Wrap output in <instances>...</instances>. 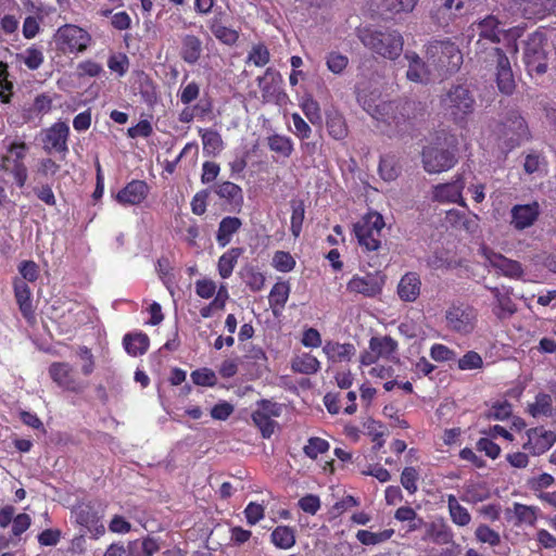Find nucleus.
<instances>
[{"label": "nucleus", "mask_w": 556, "mask_h": 556, "mask_svg": "<svg viewBox=\"0 0 556 556\" xmlns=\"http://www.w3.org/2000/svg\"><path fill=\"white\" fill-rule=\"evenodd\" d=\"M367 112L372 118L392 127L396 134H406L428 115L426 102L416 99L383 101L369 105Z\"/></svg>", "instance_id": "nucleus-1"}, {"label": "nucleus", "mask_w": 556, "mask_h": 556, "mask_svg": "<svg viewBox=\"0 0 556 556\" xmlns=\"http://www.w3.org/2000/svg\"><path fill=\"white\" fill-rule=\"evenodd\" d=\"M357 37L366 48L391 61L403 51L404 39L397 30L364 27L357 29Z\"/></svg>", "instance_id": "nucleus-2"}, {"label": "nucleus", "mask_w": 556, "mask_h": 556, "mask_svg": "<svg viewBox=\"0 0 556 556\" xmlns=\"http://www.w3.org/2000/svg\"><path fill=\"white\" fill-rule=\"evenodd\" d=\"M445 114L456 124L466 123L467 117L473 113L476 100L469 86L466 84L453 85L441 100Z\"/></svg>", "instance_id": "nucleus-3"}, {"label": "nucleus", "mask_w": 556, "mask_h": 556, "mask_svg": "<svg viewBox=\"0 0 556 556\" xmlns=\"http://www.w3.org/2000/svg\"><path fill=\"white\" fill-rule=\"evenodd\" d=\"M547 38L542 31H534L523 42L522 60L530 76H542L548 68Z\"/></svg>", "instance_id": "nucleus-4"}, {"label": "nucleus", "mask_w": 556, "mask_h": 556, "mask_svg": "<svg viewBox=\"0 0 556 556\" xmlns=\"http://www.w3.org/2000/svg\"><path fill=\"white\" fill-rule=\"evenodd\" d=\"M55 48L62 54L84 53L92 42L91 35L83 27L75 24L60 26L54 36Z\"/></svg>", "instance_id": "nucleus-5"}, {"label": "nucleus", "mask_w": 556, "mask_h": 556, "mask_svg": "<svg viewBox=\"0 0 556 556\" xmlns=\"http://www.w3.org/2000/svg\"><path fill=\"white\" fill-rule=\"evenodd\" d=\"M480 59L495 66V79L498 90L507 96L513 94L516 89V81L509 59L503 49L498 47L485 49Z\"/></svg>", "instance_id": "nucleus-6"}, {"label": "nucleus", "mask_w": 556, "mask_h": 556, "mask_svg": "<svg viewBox=\"0 0 556 556\" xmlns=\"http://www.w3.org/2000/svg\"><path fill=\"white\" fill-rule=\"evenodd\" d=\"M8 154H3L0 161V168L13 176L18 188H23L28 178V170L24 160L29 151L25 141L14 140L7 148Z\"/></svg>", "instance_id": "nucleus-7"}, {"label": "nucleus", "mask_w": 556, "mask_h": 556, "mask_svg": "<svg viewBox=\"0 0 556 556\" xmlns=\"http://www.w3.org/2000/svg\"><path fill=\"white\" fill-rule=\"evenodd\" d=\"M426 53L428 60L448 73L457 71L463 62L458 47L451 39L430 41Z\"/></svg>", "instance_id": "nucleus-8"}, {"label": "nucleus", "mask_w": 556, "mask_h": 556, "mask_svg": "<svg viewBox=\"0 0 556 556\" xmlns=\"http://www.w3.org/2000/svg\"><path fill=\"white\" fill-rule=\"evenodd\" d=\"M71 129L66 122L58 121L41 130L42 149L48 154H60L62 159L68 153Z\"/></svg>", "instance_id": "nucleus-9"}, {"label": "nucleus", "mask_w": 556, "mask_h": 556, "mask_svg": "<svg viewBox=\"0 0 556 556\" xmlns=\"http://www.w3.org/2000/svg\"><path fill=\"white\" fill-rule=\"evenodd\" d=\"M51 380L60 388L72 393H81L87 384L76 377L74 368L66 362H54L48 369Z\"/></svg>", "instance_id": "nucleus-10"}, {"label": "nucleus", "mask_w": 556, "mask_h": 556, "mask_svg": "<svg viewBox=\"0 0 556 556\" xmlns=\"http://www.w3.org/2000/svg\"><path fill=\"white\" fill-rule=\"evenodd\" d=\"M424 167L428 173H441L456 163L455 151L439 147H426L422 151Z\"/></svg>", "instance_id": "nucleus-11"}, {"label": "nucleus", "mask_w": 556, "mask_h": 556, "mask_svg": "<svg viewBox=\"0 0 556 556\" xmlns=\"http://www.w3.org/2000/svg\"><path fill=\"white\" fill-rule=\"evenodd\" d=\"M260 407L252 413V420L255 427L262 433L264 439H268L275 432L277 422L270 418V416H278V408L275 403L263 400L258 403Z\"/></svg>", "instance_id": "nucleus-12"}, {"label": "nucleus", "mask_w": 556, "mask_h": 556, "mask_svg": "<svg viewBox=\"0 0 556 556\" xmlns=\"http://www.w3.org/2000/svg\"><path fill=\"white\" fill-rule=\"evenodd\" d=\"M384 282L386 276L377 271L376 274H367L364 277L356 276L352 278L348 283V290L372 298L382 291Z\"/></svg>", "instance_id": "nucleus-13"}, {"label": "nucleus", "mask_w": 556, "mask_h": 556, "mask_svg": "<svg viewBox=\"0 0 556 556\" xmlns=\"http://www.w3.org/2000/svg\"><path fill=\"white\" fill-rule=\"evenodd\" d=\"M149 192V185L144 180L132 179L116 193L114 199L123 206L140 205L148 198Z\"/></svg>", "instance_id": "nucleus-14"}, {"label": "nucleus", "mask_w": 556, "mask_h": 556, "mask_svg": "<svg viewBox=\"0 0 556 556\" xmlns=\"http://www.w3.org/2000/svg\"><path fill=\"white\" fill-rule=\"evenodd\" d=\"M541 214L540 204L534 201L528 204H516L510 210V225L516 230L531 227Z\"/></svg>", "instance_id": "nucleus-15"}, {"label": "nucleus", "mask_w": 556, "mask_h": 556, "mask_svg": "<svg viewBox=\"0 0 556 556\" xmlns=\"http://www.w3.org/2000/svg\"><path fill=\"white\" fill-rule=\"evenodd\" d=\"M73 514L75 515L76 522L91 532L94 539L104 534L105 528L90 503L76 506L73 509Z\"/></svg>", "instance_id": "nucleus-16"}, {"label": "nucleus", "mask_w": 556, "mask_h": 556, "mask_svg": "<svg viewBox=\"0 0 556 556\" xmlns=\"http://www.w3.org/2000/svg\"><path fill=\"white\" fill-rule=\"evenodd\" d=\"M464 188L465 180L462 175H457L451 182L437 185L433 188L432 199L438 202H455L462 206H466L462 197Z\"/></svg>", "instance_id": "nucleus-17"}, {"label": "nucleus", "mask_w": 556, "mask_h": 556, "mask_svg": "<svg viewBox=\"0 0 556 556\" xmlns=\"http://www.w3.org/2000/svg\"><path fill=\"white\" fill-rule=\"evenodd\" d=\"M528 441L523 444L533 455H541L556 442V434L543 427L531 428L527 431Z\"/></svg>", "instance_id": "nucleus-18"}, {"label": "nucleus", "mask_w": 556, "mask_h": 556, "mask_svg": "<svg viewBox=\"0 0 556 556\" xmlns=\"http://www.w3.org/2000/svg\"><path fill=\"white\" fill-rule=\"evenodd\" d=\"M445 318L447 320L448 328L453 331L469 333L473 329V314L470 308L453 306L446 311Z\"/></svg>", "instance_id": "nucleus-19"}, {"label": "nucleus", "mask_w": 556, "mask_h": 556, "mask_svg": "<svg viewBox=\"0 0 556 556\" xmlns=\"http://www.w3.org/2000/svg\"><path fill=\"white\" fill-rule=\"evenodd\" d=\"M404 56L408 62L406 78L413 83L428 84L431 73L425 61L414 51H406Z\"/></svg>", "instance_id": "nucleus-20"}, {"label": "nucleus", "mask_w": 556, "mask_h": 556, "mask_svg": "<svg viewBox=\"0 0 556 556\" xmlns=\"http://www.w3.org/2000/svg\"><path fill=\"white\" fill-rule=\"evenodd\" d=\"M245 352V377L261 378L267 371V358L264 351L253 346Z\"/></svg>", "instance_id": "nucleus-21"}, {"label": "nucleus", "mask_w": 556, "mask_h": 556, "mask_svg": "<svg viewBox=\"0 0 556 556\" xmlns=\"http://www.w3.org/2000/svg\"><path fill=\"white\" fill-rule=\"evenodd\" d=\"M225 14L219 12L207 21L211 33L225 45H232L239 38V33L228 27L224 21Z\"/></svg>", "instance_id": "nucleus-22"}, {"label": "nucleus", "mask_w": 556, "mask_h": 556, "mask_svg": "<svg viewBox=\"0 0 556 556\" xmlns=\"http://www.w3.org/2000/svg\"><path fill=\"white\" fill-rule=\"evenodd\" d=\"M476 25L479 38L490 40L492 43L501 42L502 36L506 34L501 27L502 22L494 15H488Z\"/></svg>", "instance_id": "nucleus-23"}, {"label": "nucleus", "mask_w": 556, "mask_h": 556, "mask_svg": "<svg viewBox=\"0 0 556 556\" xmlns=\"http://www.w3.org/2000/svg\"><path fill=\"white\" fill-rule=\"evenodd\" d=\"M445 219L453 228L468 233H475L479 228V217L477 215L466 214L458 210L447 211Z\"/></svg>", "instance_id": "nucleus-24"}, {"label": "nucleus", "mask_w": 556, "mask_h": 556, "mask_svg": "<svg viewBox=\"0 0 556 556\" xmlns=\"http://www.w3.org/2000/svg\"><path fill=\"white\" fill-rule=\"evenodd\" d=\"M13 287L14 296L23 317L27 320L34 318L35 312L33 307L31 291L29 286L25 281L16 279L13 283Z\"/></svg>", "instance_id": "nucleus-25"}, {"label": "nucleus", "mask_w": 556, "mask_h": 556, "mask_svg": "<svg viewBox=\"0 0 556 556\" xmlns=\"http://www.w3.org/2000/svg\"><path fill=\"white\" fill-rule=\"evenodd\" d=\"M421 281L416 273L405 274L397 286V294L402 301L414 302L420 293Z\"/></svg>", "instance_id": "nucleus-26"}, {"label": "nucleus", "mask_w": 556, "mask_h": 556, "mask_svg": "<svg viewBox=\"0 0 556 556\" xmlns=\"http://www.w3.org/2000/svg\"><path fill=\"white\" fill-rule=\"evenodd\" d=\"M503 126L505 135H508L509 131L513 134L511 140L519 142L528 137L526 121L516 111L507 113Z\"/></svg>", "instance_id": "nucleus-27"}, {"label": "nucleus", "mask_w": 556, "mask_h": 556, "mask_svg": "<svg viewBox=\"0 0 556 556\" xmlns=\"http://www.w3.org/2000/svg\"><path fill=\"white\" fill-rule=\"evenodd\" d=\"M202 52V42L194 35H185L181 39L180 56L189 64L195 63Z\"/></svg>", "instance_id": "nucleus-28"}, {"label": "nucleus", "mask_w": 556, "mask_h": 556, "mask_svg": "<svg viewBox=\"0 0 556 556\" xmlns=\"http://www.w3.org/2000/svg\"><path fill=\"white\" fill-rule=\"evenodd\" d=\"M123 344L129 355L139 356L148 351L150 340L143 332L127 333L124 336Z\"/></svg>", "instance_id": "nucleus-29"}, {"label": "nucleus", "mask_w": 556, "mask_h": 556, "mask_svg": "<svg viewBox=\"0 0 556 556\" xmlns=\"http://www.w3.org/2000/svg\"><path fill=\"white\" fill-rule=\"evenodd\" d=\"M488 258L493 267L501 269L502 273L506 276L520 277L523 273L519 262L508 260L502 254L490 252Z\"/></svg>", "instance_id": "nucleus-30"}, {"label": "nucleus", "mask_w": 556, "mask_h": 556, "mask_svg": "<svg viewBox=\"0 0 556 556\" xmlns=\"http://www.w3.org/2000/svg\"><path fill=\"white\" fill-rule=\"evenodd\" d=\"M323 351L332 362L350 361L355 354V346L351 343L340 344L338 342L328 341Z\"/></svg>", "instance_id": "nucleus-31"}, {"label": "nucleus", "mask_w": 556, "mask_h": 556, "mask_svg": "<svg viewBox=\"0 0 556 556\" xmlns=\"http://www.w3.org/2000/svg\"><path fill=\"white\" fill-rule=\"evenodd\" d=\"M242 223L238 217L227 216L222 219L216 235V241L220 247H226L235 232H237Z\"/></svg>", "instance_id": "nucleus-32"}, {"label": "nucleus", "mask_w": 556, "mask_h": 556, "mask_svg": "<svg viewBox=\"0 0 556 556\" xmlns=\"http://www.w3.org/2000/svg\"><path fill=\"white\" fill-rule=\"evenodd\" d=\"M280 75L279 73L267 68L263 76L257 77L258 86L263 91V98L271 101L276 92H278Z\"/></svg>", "instance_id": "nucleus-33"}, {"label": "nucleus", "mask_w": 556, "mask_h": 556, "mask_svg": "<svg viewBox=\"0 0 556 556\" xmlns=\"http://www.w3.org/2000/svg\"><path fill=\"white\" fill-rule=\"evenodd\" d=\"M289 292L290 286L288 282H277L273 287L268 300L275 316H278L279 312L285 307Z\"/></svg>", "instance_id": "nucleus-34"}, {"label": "nucleus", "mask_w": 556, "mask_h": 556, "mask_svg": "<svg viewBox=\"0 0 556 556\" xmlns=\"http://www.w3.org/2000/svg\"><path fill=\"white\" fill-rule=\"evenodd\" d=\"M16 59L30 71H37L45 62L42 48L31 45L24 52L17 53Z\"/></svg>", "instance_id": "nucleus-35"}, {"label": "nucleus", "mask_w": 556, "mask_h": 556, "mask_svg": "<svg viewBox=\"0 0 556 556\" xmlns=\"http://www.w3.org/2000/svg\"><path fill=\"white\" fill-rule=\"evenodd\" d=\"M271 542L275 546L288 549L295 544L294 530L288 526H278L270 534Z\"/></svg>", "instance_id": "nucleus-36"}, {"label": "nucleus", "mask_w": 556, "mask_h": 556, "mask_svg": "<svg viewBox=\"0 0 556 556\" xmlns=\"http://www.w3.org/2000/svg\"><path fill=\"white\" fill-rule=\"evenodd\" d=\"M369 348L378 356H389L396 351L397 343L389 336L372 337L369 341Z\"/></svg>", "instance_id": "nucleus-37"}, {"label": "nucleus", "mask_w": 556, "mask_h": 556, "mask_svg": "<svg viewBox=\"0 0 556 556\" xmlns=\"http://www.w3.org/2000/svg\"><path fill=\"white\" fill-rule=\"evenodd\" d=\"M327 128L329 135L336 139L340 140L345 138L348 135V127L345 125V121L342 115L339 113H330L327 115Z\"/></svg>", "instance_id": "nucleus-38"}, {"label": "nucleus", "mask_w": 556, "mask_h": 556, "mask_svg": "<svg viewBox=\"0 0 556 556\" xmlns=\"http://www.w3.org/2000/svg\"><path fill=\"white\" fill-rule=\"evenodd\" d=\"M241 251L242 250L240 248H233L219 257L218 271L223 278H228L232 274L235 264L237 263Z\"/></svg>", "instance_id": "nucleus-39"}, {"label": "nucleus", "mask_w": 556, "mask_h": 556, "mask_svg": "<svg viewBox=\"0 0 556 556\" xmlns=\"http://www.w3.org/2000/svg\"><path fill=\"white\" fill-rule=\"evenodd\" d=\"M354 232L359 245L364 247L367 251H376L379 249L380 236H377L376 232L364 227H354Z\"/></svg>", "instance_id": "nucleus-40"}, {"label": "nucleus", "mask_w": 556, "mask_h": 556, "mask_svg": "<svg viewBox=\"0 0 556 556\" xmlns=\"http://www.w3.org/2000/svg\"><path fill=\"white\" fill-rule=\"evenodd\" d=\"M292 369L296 372L312 375L319 369V362L315 356L304 354L292 361Z\"/></svg>", "instance_id": "nucleus-41"}, {"label": "nucleus", "mask_w": 556, "mask_h": 556, "mask_svg": "<svg viewBox=\"0 0 556 556\" xmlns=\"http://www.w3.org/2000/svg\"><path fill=\"white\" fill-rule=\"evenodd\" d=\"M427 535L438 544H448L453 540L451 529L444 523L431 522L427 525Z\"/></svg>", "instance_id": "nucleus-42"}, {"label": "nucleus", "mask_w": 556, "mask_h": 556, "mask_svg": "<svg viewBox=\"0 0 556 556\" xmlns=\"http://www.w3.org/2000/svg\"><path fill=\"white\" fill-rule=\"evenodd\" d=\"M528 409L533 417H536L539 415L553 416L551 395L540 392L535 396V402L533 404H530Z\"/></svg>", "instance_id": "nucleus-43"}, {"label": "nucleus", "mask_w": 556, "mask_h": 556, "mask_svg": "<svg viewBox=\"0 0 556 556\" xmlns=\"http://www.w3.org/2000/svg\"><path fill=\"white\" fill-rule=\"evenodd\" d=\"M393 534V529H386L378 533L370 532L368 530H358L356 533V539L364 545H376L388 541L392 538Z\"/></svg>", "instance_id": "nucleus-44"}, {"label": "nucleus", "mask_w": 556, "mask_h": 556, "mask_svg": "<svg viewBox=\"0 0 556 556\" xmlns=\"http://www.w3.org/2000/svg\"><path fill=\"white\" fill-rule=\"evenodd\" d=\"M511 513H514L515 517L517 518V523H528L532 526L536 520V513L533 506L515 503L513 510L509 508L506 509L507 516H509Z\"/></svg>", "instance_id": "nucleus-45"}, {"label": "nucleus", "mask_w": 556, "mask_h": 556, "mask_svg": "<svg viewBox=\"0 0 556 556\" xmlns=\"http://www.w3.org/2000/svg\"><path fill=\"white\" fill-rule=\"evenodd\" d=\"M214 191L220 199L226 200L230 204L241 199V188L231 181L217 184L214 187Z\"/></svg>", "instance_id": "nucleus-46"}, {"label": "nucleus", "mask_w": 556, "mask_h": 556, "mask_svg": "<svg viewBox=\"0 0 556 556\" xmlns=\"http://www.w3.org/2000/svg\"><path fill=\"white\" fill-rule=\"evenodd\" d=\"M448 509L452 520L458 526H466L470 522V515L468 510L460 506L454 495H450L447 498Z\"/></svg>", "instance_id": "nucleus-47"}, {"label": "nucleus", "mask_w": 556, "mask_h": 556, "mask_svg": "<svg viewBox=\"0 0 556 556\" xmlns=\"http://www.w3.org/2000/svg\"><path fill=\"white\" fill-rule=\"evenodd\" d=\"M201 132L203 150L208 154H216L222 150L223 141L219 134L212 129H206Z\"/></svg>", "instance_id": "nucleus-48"}, {"label": "nucleus", "mask_w": 556, "mask_h": 556, "mask_svg": "<svg viewBox=\"0 0 556 556\" xmlns=\"http://www.w3.org/2000/svg\"><path fill=\"white\" fill-rule=\"evenodd\" d=\"M269 149L283 157H289L292 153L293 146L289 138L280 136V135H273L267 138Z\"/></svg>", "instance_id": "nucleus-49"}, {"label": "nucleus", "mask_w": 556, "mask_h": 556, "mask_svg": "<svg viewBox=\"0 0 556 556\" xmlns=\"http://www.w3.org/2000/svg\"><path fill=\"white\" fill-rule=\"evenodd\" d=\"M354 227H364L368 230L374 231L377 236H381V230L384 227V220L381 214L378 212L368 213L363 219L354 225Z\"/></svg>", "instance_id": "nucleus-50"}, {"label": "nucleus", "mask_w": 556, "mask_h": 556, "mask_svg": "<svg viewBox=\"0 0 556 556\" xmlns=\"http://www.w3.org/2000/svg\"><path fill=\"white\" fill-rule=\"evenodd\" d=\"M379 174L386 181H392L400 175V168L395 164L393 156H383L379 163Z\"/></svg>", "instance_id": "nucleus-51"}, {"label": "nucleus", "mask_w": 556, "mask_h": 556, "mask_svg": "<svg viewBox=\"0 0 556 556\" xmlns=\"http://www.w3.org/2000/svg\"><path fill=\"white\" fill-rule=\"evenodd\" d=\"M291 232L294 237H299L302 231L304 220V203L303 201H292Z\"/></svg>", "instance_id": "nucleus-52"}, {"label": "nucleus", "mask_w": 556, "mask_h": 556, "mask_svg": "<svg viewBox=\"0 0 556 556\" xmlns=\"http://www.w3.org/2000/svg\"><path fill=\"white\" fill-rule=\"evenodd\" d=\"M108 67L122 77L129 68V59L125 53H113L108 59Z\"/></svg>", "instance_id": "nucleus-53"}, {"label": "nucleus", "mask_w": 556, "mask_h": 556, "mask_svg": "<svg viewBox=\"0 0 556 556\" xmlns=\"http://www.w3.org/2000/svg\"><path fill=\"white\" fill-rule=\"evenodd\" d=\"M192 382L202 387H214L217 383L215 372L210 368H200L191 372Z\"/></svg>", "instance_id": "nucleus-54"}, {"label": "nucleus", "mask_w": 556, "mask_h": 556, "mask_svg": "<svg viewBox=\"0 0 556 556\" xmlns=\"http://www.w3.org/2000/svg\"><path fill=\"white\" fill-rule=\"evenodd\" d=\"M139 94L141 96L143 102L150 105L153 104L157 99L155 85L148 75H144L143 79L140 80Z\"/></svg>", "instance_id": "nucleus-55"}, {"label": "nucleus", "mask_w": 556, "mask_h": 556, "mask_svg": "<svg viewBox=\"0 0 556 556\" xmlns=\"http://www.w3.org/2000/svg\"><path fill=\"white\" fill-rule=\"evenodd\" d=\"M418 0H382V8L390 13L410 12Z\"/></svg>", "instance_id": "nucleus-56"}, {"label": "nucleus", "mask_w": 556, "mask_h": 556, "mask_svg": "<svg viewBox=\"0 0 556 556\" xmlns=\"http://www.w3.org/2000/svg\"><path fill=\"white\" fill-rule=\"evenodd\" d=\"M277 270L288 273L295 266V261L289 252L277 251L273 258Z\"/></svg>", "instance_id": "nucleus-57"}, {"label": "nucleus", "mask_w": 556, "mask_h": 556, "mask_svg": "<svg viewBox=\"0 0 556 556\" xmlns=\"http://www.w3.org/2000/svg\"><path fill=\"white\" fill-rule=\"evenodd\" d=\"M53 100L48 93H39L35 97L31 111L36 115H43L52 110Z\"/></svg>", "instance_id": "nucleus-58"}, {"label": "nucleus", "mask_w": 556, "mask_h": 556, "mask_svg": "<svg viewBox=\"0 0 556 556\" xmlns=\"http://www.w3.org/2000/svg\"><path fill=\"white\" fill-rule=\"evenodd\" d=\"M476 536L480 542L489 543L491 546H496L501 542L500 534L486 525H481L477 528Z\"/></svg>", "instance_id": "nucleus-59"}, {"label": "nucleus", "mask_w": 556, "mask_h": 556, "mask_svg": "<svg viewBox=\"0 0 556 556\" xmlns=\"http://www.w3.org/2000/svg\"><path fill=\"white\" fill-rule=\"evenodd\" d=\"M77 354L84 361L81 372L85 376H90L96 368V362L91 350L86 345H81L78 348Z\"/></svg>", "instance_id": "nucleus-60"}, {"label": "nucleus", "mask_w": 556, "mask_h": 556, "mask_svg": "<svg viewBox=\"0 0 556 556\" xmlns=\"http://www.w3.org/2000/svg\"><path fill=\"white\" fill-rule=\"evenodd\" d=\"M329 448V443L320 438H311L308 444L304 446V453L311 457L316 458L318 454H321Z\"/></svg>", "instance_id": "nucleus-61"}, {"label": "nucleus", "mask_w": 556, "mask_h": 556, "mask_svg": "<svg viewBox=\"0 0 556 556\" xmlns=\"http://www.w3.org/2000/svg\"><path fill=\"white\" fill-rule=\"evenodd\" d=\"M268 61L269 52L262 43L254 46L248 56V62H253L255 66H264Z\"/></svg>", "instance_id": "nucleus-62"}, {"label": "nucleus", "mask_w": 556, "mask_h": 556, "mask_svg": "<svg viewBox=\"0 0 556 556\" xmlns=\"http://www.w3.org/2000/svg\"><path fill=\"white\" fill-rule=\"evenodd\" d=\"M349 64L348 56L338 53V52H331L329 53L327 58V66L329 71H331L334 74H340L344 71V68Z\"/></svg>", "instance_id": "nucleus-63"}, {"label": "nucleus", "mask_w": 556, "mask_h": 556, "mask_svg": "<svg viewBox=\"0 0 556 556\" xmlns=\"http://www.w3.org/2000/svg\"><path fill=\"white\" fill-rule=\"evenodd\" d=\"M18 271L24 280L34 282L39 277V267L34 261H22L18 264Z\"/></svg>", "instance_id": "nucleus-64"}]
</instances>
